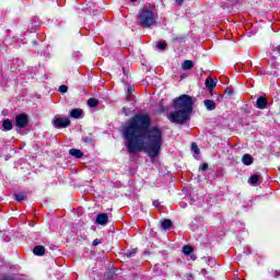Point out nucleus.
<instances>
[{"label": "nucleus", "instance_id": "nucleus-25", "mask_svg": "<svg viewBox=\"0 0 280 280\" xmlns=\"http://www.w3.org/2000/svg\"><path fill=\"white\" fill-rule=\"evenodd\" d=\"M135 254H137V249H132L130 252H127L125 255H126V257L130 258V257H135Z\"/></svg>", "mask_w": 280, "mask_h": 280}, {"label": "nucleus", "instance_id": "nucleus-20", "mask_svg": "<svg viewBox=\"0 0 280 280\" xmlns=\"http://www.w3.org/2000/svg\"><path fill=\"white\" fill-rule=\"evenodd\" d=\"M14 196H15V199L18 200V202H23V200H25V198H27L25 192H15Z\"/></svg>", "mask_w": 280, "mask_h": 280}, {"label": "nucleus", "instance_id": "nucleus-32", "mask_svg": "<svg viewBox=\"0 0 280 280\" xmlns=\"http://www.w3.org/2000/svg\"><path fill=\"white\" fill-rule=\"evenodd\" d=\"M186 278H187L188 280H191V279H194V276H192L191 273H187V275H186Z\"/></svg>", "mask_w": 280, "mask_h": 280}, {"label": "nucleus", "instance_id": "nucleus-10", "mask_svg": "<svg viewBox=\"0 0 280 280\" xmlns=\"http://www.w3.org/2000/svg\"><path fill=\"white\" fill-rule=\"evenodd\" d=\"M215 81L213 80V78H211V77H208L207 79H206V86H207V89L209 90V91H213V89H215Z\"/></svg>", "mask_w": 280, "mask_h": 280}, {"label": "nucleus", "instance_id": "nucleus-2", "mask_svg": "<svg viewBox=\"0 0 280 280\" xmlns=\"http://www.w3.org/2000/svg\"><path fill=\"white\" fill-rule=\"evenodd\" d=\"M173 106L175 110L170 114V121L183 125L185 121H189V117L194 113V97L183 94L174 100Z\"/></svg>", "mask_w": 280, "mask_h": 280}, {"label": "nucleus", "instance_id": "nucleus-29", "mask_svg": "<svg viewBox=\"0 0 280 280\" xmlns=\"http://www.w3.org/2000/svg\"><path fill=\"white\" fill-rule=\"evenodd\" d=\"M100 244H102V241L98 238L94 240L92 243V245H94V246H100Z\"/></svg>", "mask_w": 280, "mask_h": 280}, {"label": "nucleus", "instance_id": "nucleus-9", "mask_svg": "<svg viewBox=\"0 0 280 280\" xmlns=\"http://www.w3.org/2000/svg\"><path fill=\"white\" fill-rule=\"evenodd\" d=\"M203 105L206 106L207 110H215L217 108L215 102L212 100L203 101Z\"/></svg>", "mask_w": 280, "mask_h": 280}, {"label": "nucleus", "instance_id": "nucleus-33", "mask_svg": "<svg viewBox=\"0 0 280 280\" xmlns=\"http://www.w3.org/2000/svg\"><path fill=\"white\" fill-rule=\"evenodd\" d=\"M122 113H124L125 115H128V108L124 107V108H122Z\"/></svg>", "mask_w": 280, "mask_h": 280}, {"label": "nucleus", "instance_id": "nucleus-38", "mask_svg": "<svg viewBox=\"0 0 280 280\" xmlns=\"http://www.w3.org/2000/svg\"><path fill=\"white\" fill-rule=\"evenodd\" d=\"M184 0H177V3H183Z\"/></svg>", "mask_w": 280, "mask_h": 280}, {"label": "nucleus", "instance_id": "nucleus-3", "mask_svg": "<svg viewBox=\"0 0 280 280\" xmlns=\"http://www.w3.org/2000/svg\"><path fill=\"white\" fill-rule=\"evenodd\" d=\"M138 23L142 27L152 30L154 25H156V11L154 10V5L144 7L138 13Z\"/></svg>", "mask_w": 280, "mask_h": 280}, {"label": "nucleus", "instance_id": "nucleus-30", "mask_svg": "<svg viewBox=\"0 0 280 280\" xmlns=\"http://www.w3.org/2000/svg\"><path fill=\"white\" fill-rule=\"evenodd\" d=\"M200 275H202V277H207V269H201Z\"/></svg>", "mask_w": 280, "mask_h": 280}, {"label": "nucleus", "instance_id": "nucleus-11", "mask_svg": "<svg viewBox=\"0 0 280 280\" xmlns=\"http://www.w3.org/2000/svg\"><path fill=\"white\" fill-rule=\"evenodd\" d=\"M33 253L37 257H43V255H45V247L42 245L35 246L33 249Z\"/></svg>", "mask_w": 280, "mask_h": 280}, {"label": "nucleus", "instance_id": "nucleus-15", "mask_svg": "<svg viewBox=\"0 0 280 280\" xmlns=\"http://www.w3.org/2000/svg\"><path fill=\"white\" fill-rule=\"evenodd\" d=\"M202 260L205 261V264L210 266V268H213V266H215V258L211 256L203 257Z\"/></svg>", "mask_w": 280, "mask_h": 280}, {"label": "nucleus", "instance_id": "nucleus-5", "mask_svg": "<svg viewBox=\"0 0 280 280\" xmlns=\"http://www.w3.org/2000/svg\"><path fill=\"white\" fill-rule=\"evenodd\" d=\"M30 122V118L25 114H20L15 117V126L16 128L23 129Z\"/></svg>", "mask_w": 280, "mask_h": 280}, {"label": "nucleus", "instance_id": "nucleus-24", "mask_svg": "<svg viewBox=\"0 0 280 280\" xmlns=\"http://www.w3.org/2000/svg\"><path fill=\"white\" fill-rule=\"evenodd\" d=\"M165 47H167V43H165V42H159L158 43V49L163 50V49H165Z\"/></svg>", "mask_w": 280, "mask_h": 280}, {"label": "nucleus", "instance_id": "nucleus-18", "mask_svg": "<svg viewBox=\"0 0 280 280\" xmlns=\"http://www.w3.org/2000/svg\"><path fill=\"white\" fill-rule=\"evenodd\" d=\"M249 185H257L259 183V175L254 174L248 179Z\"/></svg>", "mask_w": 280, "mask_h": 280}, {"label": "nucleus", "instance_id": "nucleus-19", "mask_svg": "<svg viewBox=\"0 0 280 280\" xmlns=\"http://www.w3.org/2000/svg\"><path fill=\"white\" fill-rule=\"evenodd\" d=\"M98 104H100V101H97L96 98L88 100V106H90V108H95L97 107Z\"/></svg>", "mask_w": 280, "mask_h": 280}, {"label": "nucleus", "instance_id": "nucleus-13", "mask_svg": "<svg viewBox=\"0 0 280 280\" xmlns=\"http://www.w3.org/2000/svg\"><path fill=\"white\" fill-rule=\"evenodd\" d=\"M69 154L71 156H74L75 159H82V156H84V153H82L80 150L78 149H70Z\"/></svg>", "mask_w": 280, "mask_h": 280}, {"label": "nucleus", "instance_id": "nucleus-39", "mask_svg": "<svg viewBox=\"0 0 280 280\" xmlns=\"http://www.w3.org/2000/svg\"><path fill=\"white\" fill-rule=\"evenodd\" d=\"M131 1V3H135V1H137V0H130Z\"/></svg>", "mask_w": 280, "mask_h": 280}, {"label": "nucleus", "instance_id": "nucleus-34", "mask_svg": "<svg viewBox=\"0 0 280 280\" xmlns=\"http://www.w3.org/2000/svg\"><path fill=\"white\" fill-rule=\"evenodd\" d=\"M190 259H191L192 261H196V255H191V256H190Z\"/></svg>", "mask_w": 280, "mask_h": 280}, {"label": "nucleus", "instance_id": "nucleus-17", "mask_svg": "<svg viewBox=\"0 0 280 280\" xmlns=\"http://www.w3.org/2000/svg\"><path fill=\"white\" fill-rule=\"evenodd\" d=\"M2 128L3 130L8 131V130H12V120L10 119H4L2 121Z\"/></svg>", "mask_w": 280, "mask_h": 280}, {"label": "nucleus", "instance_id": "nucleus-27", "mask_svg": "<svg viewBox=\"0 0 280 280\" xmlns=\"http://www.w3.org/2000/svg\"><path fill=\"white\" fill-rule=\"evenodd\" d=\"M167 110V107L163 106V105H160L159 109H158V113H166Z\"/></svg>", "mask_w": 280, "mask_h": 280}, {"label": "nucleus", "instance_id": "nucleus-21", "mask_svg": "<svg viewBox=\"0 0 280 280\" xmlns=\"http://www.w3.org/2000/svg\"><path fill=\"white\" fill-rule=\"evenodd\" d=\"M183 253L184 255H191V253H194V247L186 245L183 247Z\"/></svg>", "mask_w": 280, "mask_h": 280}, {"label": "nucleus", "instance_id": "nucleus-12", "mask_svg": "<svg viewBox=\"0 0 280 280\" xmlns=\"http://www.w3.org/2000/svg\"><path fill=\"white\" fill-rule=\"evenodd\" d=\"M182 68L184 71H189V70L194 69V61L185 60L182 65Z\"/></svg>", "mask_w": 280, "mask_h": 280}, {"label": "nucleus", "instance_id": "nucleus-4", "mask_svg": "<svg viewBox=\"0 0 280 280\" xmlns=\"http://www.w3.org/2000/svg\"><path fill=\"white\" fill-rule=\"evenodd\" d=\"M52 126L59 129L68 128V126H71V120L67 117L55 116L52 120Z\"/></svg>", "mask_w": 280, "mask_h": 280}, {"label": "nucleus", "instance_id": "nucleus-35", "mask_svg": "<svg viewBox=\"0 0 280 280\" xmlns=\"http://www.w3.org/2000/svg\"><path fill=\"white\" fill-rule=\"evenodd\" d=\"M276 50L278 51V54H280V45L276 47Z\"/></svg>", "mask_w": 280, "mask_h": 280}, {"label": "nucleus", "instance_id": "nucleus-8", "mask_svg": "<svg viewBox=\"0 0 280 280\" xmlns=\"http://www.w3.org/2000/svg\"><path fill=\"white\" fill-rule=\"evenodd\" d=\"M83 115V112L81 108H74L70 112V117H72V119H80Z\"/></svg>", "mask_w": 280, "mask_h": 280}, {"label": "nucleus", "instance_id": "nucleus-26", "mask_svg": "<svg viewBox=\"0 0 280 280\" xmlns=\"http://www.w3.org/2000/svg\"><path fill=\"white\" fill-rule=\"evenodd\" d=\"M59 91L60 93H67V91H69V88L67 85H61L59 86Z\"/></svg>", "mask_w": 280, "mask_h": 280}, {"label": "nucleus", "instance_id": "nucleus-7", "mask_svg": "<svg viewBox=\"0 0 280 280\" xmlns=\"http://www.w3.org/2000/svg\"><path fill=\"white\" fill-rule=\"evenodd\" d=\"M256 106L257 108H260L261 110H264V108L268 106V101L266 100V97L259 96L256 101Z\"/></svg>", "mask_w": 280, "mask_h": 280}, {"label": "nucleus", "instance_id": "nucleus-1", "mask_svg": "<svg viewBox=\"0 0 280 280\" xmlns=\"http://www.w3.org/2000/svg\"><path fill=\"white\" fill-rule=\"evenodd\" d=\"M150 116L138 114L129 120L122 129L125 145L129 154L147 152L150 159L161 154L163 131L156 127L150 129Z\"/></svg>", "mask_w": 280, "mask_h": 280}, {"label": "nucleus", "instance_id": "nucleus-6", "mask_svg": "<svg viewBox=\"0 0 280 280\" xmlns=\"http://www.w3.org/2000/svg\"><path fill=\"white\" fill-rule=\"evenodd\" d=\"M96 224H100L101 226H106L108 224V214L107 213H101L96 217Z\"/></svg>", "mask_w": 280, "mask_h": 280}, {"label": "nucleus", "instance_id": "nucleus-14", "mask_svg": "<svg viewBox=\"0 0 280 280\" xmlns=\"http://www.w3.org/2000/svg\"><path fill=\"white\" fill-rule=\"evenodd\" d=\"M242 163L244 165H253V156L250 154H244L242 158Z\"/></svg>", "mask_w": 280, "mask_h": 280}, {"label": "nucleus", "instance_id": "nucleus-31", "mask_svg": "<svg viewBox=\"0 0 280 280\" xmlns=\"http://www.w3.org/2000/svg\"><path fill=\"white\" fill-rule=\"evenodd\" d=\"M225 93H228V95H233V90L226 89V90H225Z\"/></svg>", "mask_w": 280, "mask_h": 280}, {"label": "nucleus", "instance_id": "nucleus-37", "mask_svg": "<svg viewBox=\"0 0 280 280\" xmlns=\"http://www.w3.org/2000/svg\"><path fill=\"white\" fill-rule=\"evenodd\" d=\"M154 207H159V202L154 201L153 202Z\"/></svg>", "mask_w": 280, "mask_h": 280}, {"label": "nucleus", "instance_id": "nucleus-28", "mask_svg": "<svg viewBox=\"0 0 280 280\" xmlns=\"http://www.w3.org/2000/svg\"><path fill=\"white\" fill-rule=\"evenodd\" d=\"M201 172H207L209 170V164L205 163L200 166Z\"/></svg>", "mask_w": 280, "mask_h": 280}, {"label": "nucleus", "instance_id": "nucleus-16", "mask_svg": "<svg viewBox=\"0 0 280 280\" xmlns=\"http://www.w3.org/2000/svg\"><path fill=\"white\" fill-rule=\"evenodd\" d=\"M161 226H162V229H164V231H167V229H172V220H170V219H164V220L161 222Z\"/></svg>", "mask_w": 280, "mask_h": 280}, {"label": "nucleus", "instance_id": "nucleus-36", "mask_svg": "<svg viewBox=\"0 0 280 280\" xmlns=\"http://www.w3.org/2000/svg\"><path fill=\"white\" fill-rule=\"evenodd\" d=\"M225 1H230L231 3H235L237 0H225Z\"/></svg>", "mask_w": 280, "mask_h": 280}, {"label": "nucleus", "instance_id": "nucleus-22", "mask_svg": "<svg viewBox=\"0 0 280 280\" xmlns=\"http://www.w3.org/2000/svg\"><path fill=\"white\" fill-rule=\"evenodd\" d=\"M127 100L129 102H132V100H135V97L132 96V86L130 85L127 88Z\"/></svg>", "mask_w": 280, "mask_h": 280}, {"label": "nucleus", "instance_id": "nucleus-23", "mask_svg": "<svg viewBox=\"0 0 280 280\" xmlns=\"http://www.w3.org/2000/svg\"><path fill=\"white\" fill-rule=\"evenodd\" d=\"M191 150H192V152H195V154L200 153V149L198 148V144L196 142H192Z\"/></svg>", "mask_w": 280, "mask_h": 280}]
</instances>
